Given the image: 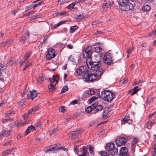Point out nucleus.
<instances>
[{"label":"nucleus","mask_w":156,"mask_h":156,"mask_svg":"<svg viewBox=\"0 0 156 156\" xmlns=\"http://www.w3.org/2000/svg\"><path fill=\"white\" fill-rule=\"evenodd\" d=\"M75 75L79 78H82L90 82L94 81L97 78L96 75L90 73L85 66H82L78 68L75 72Z\"/></svg>","instance_id":"nucleus-1"},{"label":"nucleus","mask_w":156,"mask_h":156,"mask_svg":"<svg viewBox=\"0 0 156 156\" xmlns=\"http://www.w3.org/2000/svg\"><path fill=\"white\" fill-rule=\"evenodd\" d=\"M101 62L100 58L99 57H96L91 59V58H87L86 63L89 69L91 70H95L99 67Z\"/></svg>","instance_id":"nucleus-2"},{"label":"nucleus","mask_w":156,"mask_h":156,"mask_svg":"<svg viewBox=\"0 0 156 156\" xmlns=\"http://www.w3.org/2000/svg\"><path fill=\"white\" fill-rule=\"evenodd\" d=\"M119 5L120 9L124 11H127L133 9L135 6L133 4L129 2L128 0H117Z\"/></svg>","instance_id":"nucleus-3"},{"label":"nucleus","mask_w":156,"mask_h":156,"mask_svg":"<svg viewBox=\"0 0 156 156\" xmlns=\"http://www.w3.org/2000/svg\"><path fill=\"white\" fill-rule=\"evenodd\" d=\"M115 95L110 91L104 90L101 92V95L99 97L102 98L105 101L108 102H111L115 98Z\"/></svg>","instance_id":"nucleus-4"},{"label":"nucleus","mask_w":156,"mask_h":156,"mask_svg":"<svg viewBox=\"0 0 156 156\" xmlns=\"http://www.w3.org/2000/svg\"><path fill=\"white\" fill-rule=\"evenodd\" d=\"M106 149L108 151H111L110 154L112 156L115 155L118 153V149L115 148V144L113 143L108 144L106 147Z\"/></svg>","instance_id":"nucleus-5"},{"label":"nucleus","mask_w":156,"mask_h":156,"mask_svg":"<svg viewBox=\"0 0 156 156\" xmlns=\"http://www.w3.org/2000/svg\"><path fill=\"white\" fill-rule=\"evenodd\" d=\"M103 61L105 64L110 65L112 62L111 54L106 53L103 58Z\"/></svg>","instance_id":"nucleus-6"},{"label":"nucleus","mask_w":156,"mask_h":156,"mask_svg":"<svg viewBox=\"0 0 156 156\" xmlns=\"http://www.w3.org/2000/svg\"><path fill=\"white\" fill-rule=\"evenodd\" d=\"M127 140L124 137H119L115 140V142L118 147L124 145L126 142Z\"/></svg>","instance_id":"nucleus-7"},{"label":"nucleus","mask_w":156,"mask_h":156,"mask_svg":"<svg viewBox=\"0 0 156 156\" xmlns=\"http://www.w3.org/2000/svg\"><path fill=\"white\" fill-rule=\"evenodd\" d=\"M55 56V51L51 48H49L48 50V53L46 55V58L48 59H50Z\"/></svg>","instance_id":"nucleus-8"},{"label":"nucleus","mask_w":156,"mask_h":156,"mask_svg":"<svg viewBox=\"0 0 156 156\" xmlns=\"http://www.w3.org/2000/svg\"><path fill=\"white\" fill-rule=\"evenodd\" d=\"M114 4V2L113 1H104L103 3L102 7L103 8H105L112 6Z\"/></svg>","instance_id":"nucleus-9"},{"label":"nucleus","mask_w":156,"mask_h":156,"mask_svg":"<svg viewBox=\"0 0 156 156\" xmlns=\"http://www.w3.org/2000/svg\"><path fill=\"white\" fill-rule=\"evenodd\" d=\"M128 150L126 147H122L119 151L120 156H127L128 155Z\"/></svg>","instance_id":"nucleus-10"},{"label":"nucleus","mask_w":156,"mask_h":156,"mask_svg":"<svg viewBox=\"0 0 156 156\" xmlns=\"http://www.w3.org/2000/svg\"><path fill=\"white\" fill-rule=\"evenodd\" d=\"M93 108L94 112H95L101 110L103 108V107L102 105H99L98 103H95L93 104Z\"/></svg>","instance_id":"nucleus-11"},{"label":"nucleus","mask_w":156,"mask_h":156,"mask_svg":"<svg viewBox=\"0 0 156 156\" xmlns=\"http://www.w3.org/2000/svg\"><path fill=\"white\" fill-rule=\"evenodd\" d=\"M91 51L88 49H87L83 51V55L84 58H91Z\"/></svg>","instance_id":"nucleus-12"},{"label":"nucleus","mask_w":156,"mask_h":156,"mask_svg":"<svg viewBox=\"0 0 156 156\" xmlns=\"http://www.w3.org/2000/svg\"><path fill=\"white\" fill-rule=\"evenodd\" d=\"M83 132L81 130H79L78 131H73L70 133L71 138L72 139L77 138L78 137V135Z\"/></svg>","instance_id":"nucleus-13"},{"label":"nucleus","mask_w":156,"mask_h":156,"mask_svg":"<svg viewBox=\"0 0 156 156\" xmlns=\"http://www.w3.org/2000/svg\"><path fill=\"white\" fill-rule=\"evenodd\" d=\"M87 149L85 147H83L81 151V154H78V156H88L89 153L87 151Z\"/></svg>","instance_id":"nucleus-14"},{"label":"nucleus","mask_w":156,"mask_h":156,"mask_svg":"<svg viewBox=\"0 0 156 156\" xmlns=\"http://www.w3.org/2000/svg\"><path fill=\"white\" fill-rule=\"evenodd\" d=\"M155 124L154 120L153 119L151 120L145 124L144 127L148 129H150L151 127V126L154 125Z\"/></svg>","instance_id":"nucleus-15"},{"label":"nucleus","mask_w":156,"mask_h":156,"mask_svg":"<svg viewBox=\"0 0 156 156\" xmlns=\"http://www.w3.org/2000/svg\"><path fill=\"white\" fill-rule=\"evenodd\" d=\"M29 35V32L27 31L25 35L24 36H22L19 39L20 41L22 44L24 43L26 41H27V38L26 37H28Z\"/></svg>","instance_id":"nucleus-16"},{"label":"nucleus","mask_w":156,"mask_h":156,"mask_svg":"<svg viewBox=\"0 0 156 156\" xmlns=\"http://www.w3.org/2000/svg\"><path fill=\"white\" fill-rule=\"evenodd\" d=\"M57 147V146L56 145H53L50 146V147L47 149L45 151L46 153L48 152L54 151L56 150V148Z\"/></svg>","instance_id":"nucleus-17"},{"label":"nucleus","mask_w":156,"mask_h":156,"mask_svg":"<svg viewBox=\"0 0 156 156\" xmlns=\"http://www.w3.org/2000/svg\"><path fill=\"white\" fill-rule=\"evenodd\" d=\"M37 91L35 90H34L32 91H30V98L33 100L34 98L36 97L37 96Z\"/></svg>","instance_id":"nucleus-18"},{"label":"nucleus","mask_w":156,"mask_h":156,"mask_svg":"<svg viewBox=\"0 0 156 156\" xmlns=\"http://www.w3.org/2000/svg\"><path fill=\"white\" fill-rule=\"evenodd\" d=\"M130 120V117L129 115H126L125 116L124 118H123L122 121V124H124L126 123H129L128 121Z\"/></svg>","instance_id":"nucleus-19"},{"label":"nucleus","mask_w":156,"mask_h":156,"mask_svg":"<svg viewBox=\"0 0 156 156\" xmlns=\"http://www.w3.org/2000/svg\"><path fill=\"white\" fill-rule=\"evenodd\" d=\"M114 56L115 58L119 60L122 57L123 55L120 52L118 51L115 53Z\"/></svg>","instance_id":"nucleus-20"},{"label":"nucleus","mask_w":156,"mask_h":156,"mask_svg":"<svg viewBox=\"0 0 156 156\" xmlns=\"http://www.w3.org/2000/svg\"><path fill=\"white\" fill-rule=\"evenodd\" d=\"M10 133L11 132L10 130H5L3 132L2 134L0 135V136L1 137H2L3 136H7L10 135Z\"/></svg>","instance_id":"nucleus-21"},{"label":"nucleus","mask_w":156,"mask_h":156,"mask_svg":"<svg viewBox=\"0 0 156 156\" xmlns=\"http://www.w3.org/2000/svg\"><path fill=\"white\" fill-rule=\"evenodd\" d=\"M85 18V16L82 14H80L75 17V19L77 21H79Z\"/></svg>","instance_id":"nucleus-22"},{"label":"nucleus","mask_w":156,"mask_h":156,"mask_svg":"<svg viewBox=\"0 0 156 156\" xmlns=\"http://www.w3.org/2000/svg\"><path fill=\"white\" fill-rule=\"evenodd\" d=\"M151 9L150 6L148 5H144L142 8L143 11L144 12H148Z\"/></svg>","instance_id":"nucleus-23"},{"label":"nucleus","mask_w":156,"mask_h":156,"mask_svg":"<svg viewBox=\"0 0 156 156\" xmlns=\"http://www.w3.org/2000/svg\"><path fill=\"white\" fill-rule=\"evenodd\" d=\"M12 150L8 149L3 151L2 152V156H5L6 155L10 154Z\"/></svg>","instance_id":"nucleus-24"},{"label":"nucleus","mask_w":156,"mask_h":156,"mask_svg":"<svg viewBox=\"0 0 156 156\" xmlns=\"http://www.w3.org/2000/svg\"><path fill=\"white\" fill-rule=\"evenodd\" d=\"M32 53V52L31 51H29L27 52L24 56V58L28 60V58L31 55Z\"/></svg>","instance_id":"nucleus-25"},{"label":"nucleus","mask_w":156,"mask_h":156,"mask_svg":"<svg viewBox=\"0 0 156 156\" xmlns=\"http://www.w3.org/2000/svg\"><path fill=\"white\" fill-rule=\"evenodd\" d=\"M85 93L88 95H92L94 94L95 91L92 89H89L86 91Z\"/></svg>","instance_id":"nucleus-26"},{"label":"nucleus","mask_w":156,"mask_h":156,"mask_svg":"<svg viewBox=\"0 0 156 156\" xmlns=\"http://www.w3.org/2000/svg\"><path fill=\"white\" fill-rule=\"evenodd\" d=\"M78 27L77 26H74L70 28V32L71 33H73L75 30H77Z\"/></svg>","instance_id":"nucleus-27"},{"label":"nucleus","mask_w":156,"mask_h":156,"mask_svg":"<svg viewBox=\"0 0 156 156\" xmlns=\"http://www.w3.org/2000/svg\"><path fill=\"white\" fill-rule=\"evenodd\" d=\"M138 86H136L135 87L133 90V92L131 94L132 95H133L134 94L136 93L141 88L137 89Z\"/></svg>","instance_id":"nucleus-28"},{"label":"nucleus","mask_w":156,"mask_h":156,"mask_svg":"<svg viewBox=\"0 0 156 156\" xmlns=\"http://www.w3.org/2000/svg\"><path fill=\"white\" fill-rule=\"evenodd\" d=\"M56 150L57 151L62 150L64 151H68V149L67 148H66L63 147H60L58 148H57V147H56Z\"/></svg>","instance_id":"nucleus-29"},{"label":"nucleus","mask_w":156,"mask_h":156,"mask_svg":"<svg viewBox=\"0 0 156 156\" xmlns=\"http://www.w3.org/2000/svg\"><path fill=\"white\" fill-rule=\"evenodd\" d=\"M34 128V129L35 130V127L33 125H31L29 126L26 130L27 133V134L30 133V130Z\"/></svg>","instance_id":"nucleus-30"},{"label":"nucleus","mask_w":156,"mask_h":156,"mask_svg":"<svg viewBox=\"0 0 156 156\" xmlns=\"http://www.w3.org/2000/svg\"><path fill=\"white\" fill-rule=\"evenodd\" d=\"M94 110L93 108V105L91 106L87 107L85 110V111L87 112H90Z\"/></svg>","instance_id":"nucleus-31"},{"label":"nucleus","mask_w":156,"mask_h":156,"mask_svg":"<svg viewBox=\"0 0 156 156\" xmlns=\"http://www.w3.org/2000/svg\"><path fill=\"white\" fill-rule=\"evenodd\" d=\"M102 50V48L100 46H97L94 48L95 51L97 53L100 52Z\"/></svg>","instance_id":"nucleus-32"},{"label":"nucleus","mask_w":156,"mask_h":156,"mask_svg":"<svg viewBox=\"0 0 156 156\" xmlns=\"http://www.w3.org/2000/svg\"><path fill=\"white\" fill-rule=\"evenodd\" d=\"M44 80V78L42 76H39V77L37 79V81L39 83H41Z\"/></svg>","instance_id":"nucleus-33"},{"label":"nucleus","mask_w":156,"mask_h":156,"mask_svg":"<svg viewBox=\"0 0 156 156\" xmlns=\"http://www.w3.org/2000/svg\"><path fill=\"white\" fill-rule=\"evenodd\" d=\"M96 74L98 76L101 75L104 72V71L102 69H99V70H97L96 71Z\"/></svg>","instance_id":"nucleus-34"},{"label":"nucleus","mask_w":156,"mask_h":156,"mask_svg":"<svg viewBox=\"0 0 156 156\" xmlns=\"http://www.w3.org/2000/svg\"><path fill=\"white\" fill-rule=\"evenodd\" d=\"M79 146L78 145H75L74 146V151L75 152V153L76 154H77L79 152V149L78 148H79Z\"/></svg>","instance_id":"nucleus-35"},{"label":"nucleus","mask_w":156,"mask_h":156,"mask_svg":"<svg viewBox=\"0 0 156 156\" xmlns=\"http://www.w3.org/2000/svg\"><path fill=\"white\" fill-rule=\"evenodd\" d=\"M68 89V87L66 86H64L63 87L62 89L61 93H63L66 91Z\"/></svg>","instance_id":"nucleus-36"},{"label":"nucleus","mask_w":156,"mask_h":156,"mask_svg":"<svg viewBox=\"0 0 156 156\" xmlns=\"http://www.w3.org/2000/svg\"><path fill=\"white\" fill-rule=\"evenodd\" d=\"M66 22V21H63L60 22H59L56 24V26L54 27V28H55L57 27H58L60 25H62V24H64Z\"/></svg>","instance_id":"nucleus-37"},{"label":"nucleus","mask_w":156,"mask_h":156,"mask_svg":"<svg viewBox=\"0 0 156 156\" xmlns=\"http://www.w3.org/2000/svg\"><path fill=\"white\" fill-rule=\"evenodd\" d=\"M75 5V2H73L68 6V8L69 9H72L74 8Z\"/></svg>","instance_id":"nucleus-38"},{"label":"nucleus","mask_w":156,"mask_h":156,"mask_svg":"<svg viewBox=\"0 0 156 156\" xmlns=\"http://www.w3.org/2000/svg\"><path fill=\"white\" fill-rule=\"evenodd\" d=\"M25 102V99H23L18 102L17 104L20 106H21Z\"/></svg>","instance_id":"nucleus-39"},{"label":"nucleus","mask_w":156,"mask_h":156,"mask_svg":"<svg viewBox=\"0 0 156 156\" xmlns=\"http://www.w3.org/2000/svg\"><path fill=\"white\" fill-rule=\"evenodd\" d=\"M139 141V139L136 138H134L133 139V140L132 141V144L133 145H136L135 144L137 143Z\"/></svg>","instance_id":"nucleus-40"},{"label":"nucleus","mask_w":156,"mask_h":156,"mask_svg":"<svg viewBox=\"0 0 156 156\" xmlns=\"http://www.w3.org/2000/svg\"><path fill=\"white\" fill-rule=\"evenodd\" d=\"M98 98L97 97L94 96L91 98L89 100V101L90 103H92L93 101L94 100H96Z\"/></svg>","instance_id":"nucleus-41"},{"label":"nucleus","mask_w":156,"mask_h":156,"mask_svg":"<svg viewBox=\"0 0 156 156\" xmlns=\"http://www.w3.org/2000/svg\"><path fill=\"white\" fill-rule=\"evenodd\" d=\"M48 88L50 89L55 90V85H54L53 83H50V84L48 85Z\"/></svg>","instance_id":"nucleus-42"},{"label":"nucleus","mask_w":156,"mask_h":156,"mask_svg":"<svg viewBox=\"0 0 156 156\" xmlns=\"http://www.w3.org/2000/svg\"><path fill=\"white\" fill-rule=\"evenodd\" d=\"M69 1V0H59L58 2V3L60 2V4H62L64 3H67Z\"/></svg>","instance_id":"nucleus-43"},{"label":"nucleus","mask_w":156,"mask_h":156,"mask_svg":"<svg viewBox=\"0 0 156 156\" xmlns=\"http://www.w3.org/2000/svg\"><path fill=\"white\" fill-rule=\"evenodd\" d=\"M100 154L101 156H109L108 153L105 151H102L101 152Z\"/></svg>","instance_id":"nucleus-44"},{"label":"nucleus","mask_w":156,"mask_h":156,"mask_svg":"<svg viewBox=\"0 0 156 156\" xmlns=\"http://www.w3.org/2000/svg\"><path fill=\"white\" fill-rule=\"evenodd\" d=\"M136 145H133L132 144L131 147V152L132 153H134L135 152V149L136 147Z\"/></svg>","instance_id":"nucleus-45"},{"label":"nucleus","mask_w":156,"mask_h":156,"mask_svg":"<svg viewBox=\"0 0 156 156\" xmlns=\"http://www.w3.org/2000/svg\"><path fill=\"white\" fill-rule=\"evenodd\" d=\"M58 130L57 128H56L53 130L50 133V136H52L53 134L57 132L58 131Z\"/></svg>","instance_id":"nucleus-46"},{"label":"nucleus","mask_w":156,"mask_h":156,"mask_svg":"<svg viewBox=\"0 0 156 156\" xmlns=\"http://www.w3.org/2000/svg\"><path fill=\"white\" fill-rule=\"evenodd\" d=\"M152 154L153 156H156V143L154 145V150L152 152Z\"/></svg>","instance_id":"nucleus-47"},{"label":"nucleus","mask_w":156,"mask_h":156,"mask_svg":"<svg viewBox=\"0 0 156 156\" xmlns=\"http://www.w3.org/2000/svg\"><path fill=\"white\" fill-rule=\"evenodd\" d=\"M133 47H130L127 50V53L128 54H129L131 53L132 51H133Z\"/></svg>","instance_id":"nucleus-48"},{"label":"nucleus","mask_w":156,"mask_h":156,"mask_svg":"<svg viewBox=\"0 0 156 156\" xmlns=\"http://www.w3.org/2000/svg\"><path fill=\"white\" fill-rule=\"evenodd\" d=\"M31 63H27V64L25 65L23 67V71H25L27 68L29 67L31 65Z\"/></svg>","instance_id":"nucleus-49"},{"label":"nucleus","mask_w":156,"mask_h":156,"mask_svg":"<svg viewBox=\"0 0 156 156\" xmlns=\"http://www.w3.org/2000/svg\"><path fill=\"white\" fill-rule=\"evenodd\" d=\"M53 77L55 81L57 83L58 81L59 77L57 75H55Z\"/></svg>","instance_id":"nucleus-50"},{"label":"nucleus","mask_w":156,"mask_h":156,"mask_svg":"<svg viewBox=\"0 0 156 156\" xmlns=\"http://www.w3.org/2000/svg\"><path fill=\"white\" fill-rule=\"evenodd\" d=\"M86 4L89 6L92 4V0H87V1H86Z\"/></svg>","instance_id":"nucleus-51"},{"label":"nucleus","mask_w":156,"mask_h":156,"mask_svg":"<svg viewBox=\"0 0 156 156\" xmlns=\"http://www.w3.org/2000/svg\"><path fill=\"white\" fill-rule=\"evenodd\" d=\"M142 81L141 80H139L135 82L133 84V86H136L137 85H140L141 84Z\"/></svg>","instance_id":"nucleus-52"},{"label":"nucleus","mask_w":156,"mask_h":156,"mask_svg":"<svg viewBox=\"0 0 156 156\" xmlns=\"http://www.w3.org/2000/svg\"><path fill=\"white\" fill-rule=\"evenodd\" d=\"M7 44L6 42L5 41H3L0 43V47H5Z\"/></svg>","instance_id":"nucleus-53"},{"label":"nucleus","mask_w":156,"mask_h":156,"mask_svg":"<svg viewBox=\"0 0 156 156\" xmlns=\"http://www.w3.org/2000/svg\"><path fill=\"white\" fill-rule=\"evenodd\" d=\"M154 6L156 5V1L155 0H148Z\"/></svg>","instance_id":"nucleus-54"},{"label":"nucleus","mask_w":156,"mask_h":156,"mask_svg":"<svg viewBox=\"0 0 156 156\" xmlns=\"http://www.w3.org/2000/svg\"><path fill=\"white\" fill-rule=\"evenodd\" d=\"M19 9H16L14 10H13L11 11L12 14L15 15L19 11Z\"/></svg>","instance_id":"nucleus-55"},{"label":"nucleus","mask_w":156,"mask_h":156,"mask_svg":"<svg viewBox=\"0 0 156 156\" xmlns=\"http://www.w3.org/2000/svg\"><path fill=\"white\" fill-rule=\"evenodd\" d=\"M12 39L10 38L9 39H8L7 40V41H6L7 44L8 45L12 43Z\"/></svg>","instance_id":"nucleus-56"},{"label":"nucleus","mask_w":156,"mask_h":156,"mask_svg":"<svg viewBox=\"0 0 156 156\" xmlns=\"http://www.w3.org/2000/svg\"><path fill=\"white\" fill-rule=\"evenodd\" d=\"M24 124L23 123L21 122H17V126L18 127H20L21 126H23Z\"/></svg>","instance_id":"nucleus-57"},{"label":"nucleus","mask_w":156,"mask_h":156,"mask_svg":"<svg viewBox=\"0 0 156 156\" xmlns=\"http://www.w3.org/2000/svg\"><path fill=\"white\" fill-rule=\"evenodd\" d=\"M34 13V11H31L30 12H29L27 13L26 14H25L24 16H29V15L30 14H32Z\"/></svg>","instance_id":"nucleus-58"},{"label":"nucleus","mask_w":156,"mask_h":156,"mask_svg":"<svg viewBox=\"0 0 156 156\" xmlns=\"http://www.w3.org/2000/svg\"><path fill=\"white\" fill-rule=\"evenodd\" d=\"M39 17H40L39 15H35L33 16H32L30 17V18L32 19H34H34H35L36 18H38Z\"/></svg>","instance_id":"nucleus-59"},{"label":"nucleus","mask_w":156,"mask_h":156,"mask_svg":"<svg viewBox=\"0 0 156 156\" xmlns=\"http://www.w3.org/2000/svg\"><path fill=\"white\" fill-rule=\"evenodd\" d=\"M59 111L61 112H63L65 111V109L64 108V107L63 106H61L59 108Z\"/></svg>","instance_id":"nucleus-60"},{"label":"nucleus","mask_w":156,"mask_h":156,"mask_svg":"<svg viewBox=\"0 0 156 156\" xmlns=\"http://www.w3.org/2000/svg\"><path fill=\"white\" fill-rule=\"evenodd\" d=\"M89 150L90 154H93V149L92 147L90 145H89Z\"/></svg>","instance_id":"nucleus-61"},{"label":"nucleus","mask_w":156,"mask_h":156,"mask_svg":"<svg viewBox=\"0 0 156 156\" xmlns=\"http://www.w3.org/2000/svg\"><path fill=\"white\" fill-rule=\"evenodd\" d=\"M127 82V80L126 79H123L121 80V81H120V83H126Z\"/></svg>","instance_id":"nucleus-62"},{"label":"nucleus","mask_w":156,"mask_h":156,"mask_svg":"<svg viewBox=\"0 0 156 156\" xmlns=\"http://www.w3.org/2000/svg\"><path fill=\"white\" fill-rule=\"evenodd\" d=\"M33 5H31L28 6H27L26 7V10L27 11L30 10L32 8H33Z\"/></svg>","instance_id":"nucleus-63"},{"label":"nucleus","mask_w":156,"mask_h":156,"mask_svg":"<svg viewBox=\"0 0 156 156\" xmlns=\"http://www.w3.org/2000/svg\"><path fill=\"white\" fill-rule=\"evenodd\" d=\"M42 3V2H39L38 4H36L34 5H33V8L34 9L35 8L37 7L38 6L40 5Z\"/></svg>","instance_id":"nucleus-64"}]
</instances>
